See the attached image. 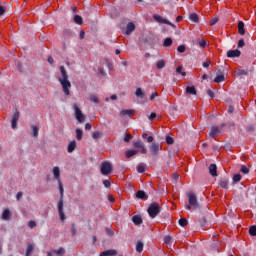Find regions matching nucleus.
I'll return each instance as SVG.
<instances>
[{
    "label": "nucleus",
    "mask_w": 256,
    "mask_h": 256,
    "mask_svg": "<svg viewBox=\"0 0 256 256\" xmlns=\"http://www.w3.org/2000/svg\"><path fill=\"white\" fill-rule=\"evenodd\" d=\"M219 23V17H214L210 20V25L213 27V25Z\"/></svg>",
    "instance_id": "nucleus-46"
},
{
    "label": "nucleus",
    "mask_w": 256,
    "mask_h": 256,
    "mask_svg": "<svg viewBox=\"0 0 256 256\" xmlns=\"http://www.w3.org/2000/svg\"><path fill=\"white\" fill-rule=\"evenodd\" d=\"M208 169L211 177H217V164H210Z\"/></svg>",
    "instance_id": "nucleus-14"
},
{
    "label": "nucleus",
    "mask_w": 256,
    "mask_h": 256,
    "mask_svg": "<svg viewBox=\"0 0 256 256\" xmlns=\"http://www.w3.org/2000/svg\"><path fill=\"white\" fill-rule=\"evenodd\" d=\"M177 51H178V53H185V51H186L185 45L178 46Z\"/></svg>",
    "instance_id": "nucleus-47"
},
{
    "label": "nucleus",
    "mask_w": 256,
    "mask_h": 256,
    "mask_svg": "<svg viewBox=\"0 0 256 256\" xmlns=\"http://www.w3.org/2000/svg\"><path fill=\"white\" fill-rule=\"evenodd\" d=\"M103 137V133L100 131H95L92 133V139H101Z\"/></svg>",
    "instance_id": "nucleus-34"
},
{
    "label": "nucleus",
    "mask_w": 256,
    "mask_h": 256,
    "mask_svg": "<svg viewBox=\"0 0 256 256\" xmlns=\"http://www.w3.org/2000/svg\"><path fill=\"white\" fill-rule=\"evenodd\" d=\"M206 93L211 99L215 97V93H213L211 90H207Z\"/></svg>",
    "instance_id": "nucleus-60"
},
{
    "label": "nucleus",
    "mask_w": 256,
    "mask_h": 256,
    "mask_svg": "<svg viewBox=\"0 0 256 256\" xmlns=\"http://www.w3.org/2000/svg\"><path fill=\"white\" fill-rule=\"evenodd\" d=\"M209 65H211V61L203 62L202 67H204V69H209Z\"/></svg>",
    "instance_id": "nucleus-59"
},
{
    "label": "nucleus",
    "mask_w": 256,
    "mask_h": 256,
    "mask_svg": "<svg viewBox=\"0 0 256 256\" xmlns=\"http://www.w3.org/2000/svg\"><path fill=\"white\" fill-rule=\"evenodd\" d=\"M47 61H48V63H49L50 65H53V63H54L53 56H49L48 59H47Z\"/></svg>",
    "instance_id": "nucleus-63"
},
{
    "label": "nucleus",
    "mask_w": 256,
    "mask_h": 256,
    "mask_svg": "<svg viewBox=\"0 0 256 256\" xmlns=\"http://www.w3.org/2000/svg\"><path fill=\"white\" fill-rule=\"evenodd\" d=\"M161 149H162L161 144L154 142L151 144L149 151L153 157H157V155H159V151H161Z\"/></svg>",
    "instance_id": "nucleus-8"
},
{
    "label": "nucleus",
    "mask_w": 256,
    "mask_h": 256,
    "mask_svg": "<svg viewBox=\"0 0 256 256\" xmlns=\"http://www.w3.org/2000/svg\"><path fill=\"white\" fill-rule=\"evenodd\" d=\"M179 225L180 227H187L189 225V221L187 220V218H181L179 220Z\"/></svg>",
    "instance_id": "nucleus-32"
},
{
    "label": "nucleus",
    "mask_w": 256,
    "mask_h": 256,
    "mask_svg": "<svg viewBox=\"0 0 256 256\" xmlns=\"http://www.w3.org/2000/svg\"><path fill=\"white\" fill-rule=\"evenodd\" d=\"M76 148H77V142L73 140L68 144L67 151L68 153H73V151H75Z\"/></svg>",
    "instance_id": "nucleus-16"
},
{
    "label": "nucleus",
    "mask_w": 256,
    "mask_h": 256,
    "mask_svg": "<svg viewBox=\"0 0 256 256\" xmlns=\"http://www.w3.org/2000/svg\"><path fill=\"white\" fill-rule=\"evenodd\" d=\"M188 203L189 204L186 206V209H188V211H197V209H201V206L197 201V196L194 193L188 194Z\"/></svg>",
    "instance_id": "nucleus-2"
},
{
    "label": "nucleus",
    "mask_w": 256,
    "mask_h": 256,
    "mask_svg": "<svg viewBox=\"0 0 256 256\" xmlns=\"http://www.w3.org/2000/svg\"><path fill=\"white\" fill-rule=\"evenodd\" d=\"M238 47H239V48L245 47V40L240 39V40L238 41Z\"/></svg>",
    "instance_id": "nucleus-57"
},
{
    "label": "nucleus",
    "mask_w": 256,
    "mask_h": 256,
    "mask_svg": "<svg viewBox=\"0 0 256 256\" xmlns=\"http://www.w3.org/2000/svg\"><path fill=\"white\" fill-rule=\"evenodd\" d=\"M106 233H107V235H109V237H113V235H114L113 231L109 228H106Z\"/></svg>",
    "instance_id": "nucleus-61"
},
{
    "label": "nucleus",
    "mask_w": 256,
    "mask_h": 256,
    "mask_svg": "<svg viewBox=\"0 0 256 256\" xmlns=\"http://www.w3.org/2000/svg\"><path fill=\"white\" fill-rule=\"evenodd\" d=\"M247 73H249V72L247 70H243V69L237 71V75H239V76L247 75Z\"/></svg>",
    "instance_id": "nucleus-52"
},
{
    "label": "nucleus",
    "mask_w": 256,
    "mask_h": 256,
    "mask_svg": "<svg viewBox=\"0 0 256 256\" xmlns=\"http://www.w3.org/2000/svg\"><path fill=\"white\" fill-rule=\"evenodd\" d=\"M176 72L180 73V75H182V77H185V75H187L186 72H183V66H178L176 68Z\"/></svg>",
    "instance_id": "nucleus-40"
},
{
    "label": "nucleus",
    "mask_w": 256,
    "mask_h": 256,
    "mask_svg": "<svg viewBox=\"0 0 256 256\" xmlns=\"http://www.w3.org/2000/svg\"><path fill=\"white\" fill-rule=\"evenodd\" d=\"M233 111H235V108L233 106H229L228 107V113H233Z\"/></svg>",
    "instance_id": "nucleus-64"
},
{
    "label": "nucleus",
    "mask_w": 256,
    "mask_h": 256,
    "mask_svg": "<svg viewBox=\"0 0 256 256\" xmlns=\"http://www.w3.org/2000/svg\"><path fill=\"white\" fill-rule=\"evenodd\" d=\"M225 81V75L219 74L214 78V83H223Z\"/></svg>",
    "instance_id": "nucleus-25"
},
{
    "label": "nucleus",
    "mask_w": 256,
    "mask_h": 256,
    "mask_svg": "<svg viewBox=\"0 0 256 256\" xmlns=\"http://www.w3.org/2000/svg\"><path fill=\"white\" fill-rule=\"evenodd\" d=\"M154 19H155V21H157V23H162L164 25H167V23H169V20H167V19H165L162 16L157 15V14L154 15Z\"/></svg>",
    "instance_id": "nucleus-17"
},
{
    "label": "nucleus",
    "mask_w": 256,
    "mask_h": 256,
    "mask_svg": "<svg viewBox=\"0 0 256 256\" xmlns=\"http://www.w3.org/2000/svg\"><path fill=\"white\" fill-rule=\"evenodd\" d=\"M136 97H140V99H143L145 97V92L141 88H137L135 92Z\"/></svg>",
    "instance_id": "nucleus-31"
},
{
    "label": "nucleus",
    "mask_w": 256,
    "mask_h": 256,
    "mask_svg": "<svg viewBox=\"0 0 256 256\" xmlns=\"http://www.w3.org/2000/svg\"><path fill=\"white\" fill-rule=\"evenodd\" d=\"M32 135H33V137H38L39 128L37 126H32Z\"/></svg>",
    "instance_id": "nucleus-39"
},
{
    "label": "nucleus",
    "mask_w": 256,
    "mask_h": 256,
    "mask_svg": "<svg viewBox=\"0 0 256 256\" xmlns=\"http://www.w3.org/2000/svg\"><path fill=\"white\" fill-rule=\"evenodd\" d=\"M189 19L192 23H199V15H197V13L190 14Z\"/></svg>",
    "instance_id": "nucleus-24"
},
{
    "label": "nucleus",
    "mask_w": 256,
    "mask_h": 256,
    "mask_svg": "<svg viewBox=\"0 0 256 256\" xmlns=\"http://www.w3.org/2000/svg\"><path fill=\"white\" fill-rule=\"evenodd\" d=\"M103 185L106 187V189H109V187H111V182H109V180H104Z\"/></svg>",
    "instance_id": "nucleus-56"
},
{
    "label": "nucleus",
    "mask_w": 256,
    "mask_h": 256,
    "mask_svg": "<svg viewBox=\"0 0 256 256\" xmlns=\"http://www.w3.org/2000/svg\"><path fill=\"white\" fill-rule=\"evenodd\" d=\"M76 139L77 141H81V139H83V130L80 128L76 129Z\"/></svg>",
    "instance_id": "nucleus-29"
},
{
    "label": "nucleus",
    "mask_w": 256,
    "mask_h": 256,
    "mask_svg": "<svg viewBox=\"0 0 256 256\" xmlns=\"http://www.w3.org/2000/svg\"><path fill=\"white\" fill-rule=\"evenodd\" d=\"M166 143L167 145H173V143H175V140L171 136H166Z\"/></svg>",
    "instance_id": "nucleus-43"
},
{
    "label": "nucleus",
    "mask_w": 256,
    "mask_h": 256,
    "mask_svg": "<svg viewBox=\"0 0 256 256\" xmlns=\"http://www.w3.org/2000/svg\"><path fill=\"white\" fill-rule=\"evenodd\" d=\"M219 133H221V130L219 129V127L212 126L209 135L210 137H212V139H215L217 135H219Z\"/></svg>",
    "instance_id": "nucleus-12"
},
{
    "label": "nucleus",
    "mask_w": 256,
    "mask_h": 256,
    "mask_svg": "<svg viewBox=\"0 0 256 256\" xmlns=\"http://www.w3.org/2000/svg\"><path fill=\"white\" fill-rule=\"evenodd\" d=\"M28 227H30V229H33V228L37 227V223L33 220H30L28 222Z\"/></svg>",
    "instance_id": "nucleus-50"
},
{
    "label": "nucleus",
    "mask_w": 256,
    "mask_h": 256,
    "mask_svg": "<svg viewBox=\"0 0 256 256\" xmlns=\"http://www.w3.org/2000/svg\"><path fill=\"white\" fill-rule=\"evenodd\" d=\"M136 251L138 253H143V242H141V241L137 242V244H136Z\"/></svg>",
    "instance_id": "nucleus-36"
},
{
    "label": "nucleus",
    "mask_w": 256,
    "mask_h": 256,
    "mask_svg": "<svg viewBox=\"0 0 256 256\" xmlns=\"http://www.w3.org/2000/svg\"><path fill=\"white\" fill-rule=\"evenodd\" d=\"M10 217H11V211H9V209H5L2 213V219L4 221H9Z\"/></svg>",
    "instance_id": "nucleus-22"
},
{
    "label": "nucleus",
    "mask_w": 256,
    "mask_h": 256,
    "mask_svg": "<svg viewBox=\"0 0 256 256\" xmlns=\"http://www.w3.org/2000/svg\"><path fill=\"white\" fill-rule=\"evenodd\" d=\"M165 65H166L165 60H158L156 63L157 69H164Z\"/></svg>",
    "instance_id": "nucleus-33"
},
{
    "label": "nucleus",
    "mask_w": 256,
    "mask_h": 256,
    "mask_svg": "<svg viewBox=\"0 0 256 256\" xmlns=\"http://www.w3.org/2000/svg\"><path fill=\"white\" fill-rule=\"evenodd\" d=\"M73 109L75 113V118L78 121V123H85V114L81 112L79 106H77V104H74Z\"/></svg>",
    "instance_id": "nucleus-5"
},
{
    "label": "nucleus",
    "mask_w": 256,
    "mask_h": 256,
    "mask_svg": "<svg viewBox=\"0 0 256 256\" xmlns=\"http://www.w3.org/2000/svg\"><path fill=\"white\" fill-rule=\"evenodd\" d=\"M155 97H159V94L157 92H154V93L151 94L150 101H154Z\"/></svg>",
    "instance_id": "nucleus-58"
},
{
    "label": "nucleus",
    "mask_w": 256,
    "mask_h": 256,
    "mask_svg": "<svg viewBox=\"0 0 256 256\" xmlns=\"http://www.w3.org/2000/svg\"><path fill=\"white\" fill-rule=\"evenodd\" d=\"M33 249V244H28L25 256H31V253H33Z\"/></svg>",
    "instance_id": "nucleus-35"
},
{
    "label": "nucleus",
    "mask_w": 256,
    "mask_h": 256,
    "mask_svg": "<svg viewBox=\"0 0 256 256\" xmlns=\"http://www.w3.org/2000/svg\"><path fill=\"white\" fill-rule=\"evenodd\" d=\"M74 22L76 23V25H83V17H81L80 15H75Z\"/></svg>",
    "instance_id": "nucleus-30"
},
{
    "label": "nucleus",
    "mask_w": 256,
    "mask_h": 256,
    "mask_svg": "<svg viewBox=\"0 0 256 256\" xmlns=\"http://www.w3.org/2000/svg\"><path fill=\"white\" fill-rule=\"evenodd\" d=\"M53 253H55L56 255H59V256H63V255H65V248L60 247L58 250H54Z\"/></svg>",
    "instance_id": "nucleus-37"
},
{
    "label": "nucleus",
    "mask_w": 256,
    "mask_h": 256,
    "mask_svg": "<svg viewBox=\"0 0 256 256\" xmlns=\"http://www.w3.org/2000/svg\"><path fill=\"white\" fill-rule=\"evenodd\" d=\"M147 169V165L145 163H140L137 166L138 173H143Z\"/></svg>",
    "instance_id": "nucleus-28"
},
{
    "label": "nucleus",
    "mask_w": 256,
    "mask_h": 256,
    "mask_svg": "<svg viewBox=\"0 0 256 256\" xmlns=\"http://www.w3.org/2000/svg\"><path fill=\"white\" fill-rule=\"evenodd\" d=\"M186 93L188 95H197V89L195 88V86H187Z\"/></svg>",
    "instance_id": "nucleus-20"
},
{
    "label": "nucleus",
    "mask_w": 256,
    "mask_h": 256,
    "mask_svg": "<svg viewBox=\"0 0 256 256\" xmlns=\"http://www.w3.org/2000/svg\"><path fill=\"white\" fill-rule=\"evenodd\" d=\"M58 213L60 217V221H65V212H63V196L60 195V199L58 201Z\"/></svg>",
    "instance_id": "nucleus-9"
},
{
    "label": "nucleus",
    "mask_w": 256,
    "mask_h": 256,
    "mask_svg": "<svg viewBox=\"0 0 256 256\" xmlns=\"http://www.w3.org/2000/svg\"><path fill=\"white\" fill-rule=\"evenodd\" d=\"M21 197H23V192H18L16 195L17 201H19L21 199Z\"/></svg>",
    "instance_id": "nucleus-62"
},
{
    "label": "nucleus",
    "mask_w": 256,
    "mask_h": 256,
    "mask_svg": "<svg viewBox=\"0 0 256 256\" xmlns=\"http://www.w3.org/2000/svg\"><path fill=\"white\" fill-rule=\"evenodd\" d=\"M171 45H173V39L171 37L165 38L163 47H171Z\"/></svg>",
    "instance_id": "nucleus-26"
},
{
    "label": "nucleus",
    "mask_w": 256,
    "mask_h": 256,
    "mask_svg": "<svg viewBox=\"0 0 256 256\" xmlns=\"http://www.w3.org/2000/svg\"><path fill=\"white\" fill-rule=\"evenodd\" d=\"M90 101L92 102V103H99V97H97V95H91L90 96Z\"/></svg>",
    "instance_id": "nucleus-42"
},
{
    "label": "nucleus",
    "mask_w": 256,
    "mask_h": 256,
    "mask_svg": "<svg viewBox=\"0 0 256 256\" xmlns=\"http://www.w3.org/2000/svg\"><path fill=\"white\" fill-rule=\"evenodd\" d=\"M249 233L252 235V237H256V226H251L249 228Z\"/></svg>",
    "instance_id": "nucleus-41"
},
{
    "label": "nucleus",
    "mask_w": 256,
    "mask_h": 256,
    "mask_svg": "<svg viewBox=\"0 0 256 256\" xmlns=\"http://www.w3.org/2000/svg\"><path fill=\"white\" fill-rule=\"evenodd\" d=\"M135 30V24L133 22H129L126 26V35H131V33Z\"/></svg>",
    "instance_id": "nucleus-15"
},
{
    "label": "nucleus",
    "mask_w": 256,
    "mask_h": 256,
    "mask_svg": "<svg viewBox=\"0 0 256 256\" xmlns=\"http://www.w3.org/2000/svg\"><path fill=\"white\" fill-rule=\"evenodd\" d=\"M240 171H241V173H244V175L249 174V169L245 165L241 166Z\"/></svg>",
    "instance_id": "nucleus-45"
},
{
    "label": "nucleus",
    "mask_w": 256,
    "mask_h": 256,
    "mask_svg": "<svg viewBox=\"0 0 256 256\" xmlns=\"http://www.w3.org/2000/svg\"><path fill=\"white\" fill-rule=\"evenodd\" d=\"M14 114L11 119V128L17 129V121H19V117H21V112L17 109V107L13 108Z\"/></svg>",
    "instance_id": "nucleus-6"
},
{
    "label": "nucleus",
    "mask_w": 256,
    "mask_h": 256,
    "mask_svg": "<svg viewBox=\"0 0 256 256\" xmlns=\"http://www.w3.org/2000/svg\"><path fill=\"white\" fill-rule=\"evenodd\" d=\"M132 222L134 225H141V223H143V218H141L140 215H135L132 217Z\"/></svg>",
    "instance_id": "nucleus-19"
},
{
    "label": "nucleus",
    "mask_w": 256,
    "mask_h": 256,
    "mask_svg": "<svg viewBox=\"0 0 256 256\" xmlns=\"http://www.w3.org/2000/svg\"><path fill=\"white\" fill-rule=\"evenodd\" d=\"M52 173L54 175V179L58 181L60 196L63 197L64 189L63 183H61V170L59 169V167L55 166L52 170Z\"/></svg>",
    "instance_id": "nucleus-4"
},
{
    "label": "nucleus",
    "mask_w": 256,
    "mask_h": 256,
    "mask_svg": "<svg viewBox=\"0 0 256 256\" xmlns=\"http://www.w3.org/2000/svg\"><path fill=\"white\" fill-rule=\"evenodd\" d=\"M146 196L145 191L139 190L136 192L137 199H143Z\"/></svg>",
    "instance_id": "nucleus-38"
},
{
    "label": "nucleus",
    "mask_w": 256,
    "mask_h": 256,
    "mask_svg": "<svg viewBox=\"0 0 256 256\" xmlns=\"http://www.w3.org/2000/svg\"><path fill=\"white\" fill-rule=\"evenodd\" d=\"M138 151L135 149L126 151V157L127 159H130V157H133L134 155H137Z\"/></svg>",
    "instance_id": "nucleus-27"
},
{
    "label": "nucleus",
    "mask_w": 256,
    "mask_h": 256,
    "mask_svg": "<svg viewBox=\"0 0 256 256\" xmlns=\"http://www.w3.org/2000/svg\"><path fill=\"white\" fill-rule=\"evenodd\" d=\"M227 57L229 59H233L235 57H241V51L240 50H229L227 52Z\"/></svg>",
    "instance_id": "nucleus-11"
},
{
    "label": "nucleus",
    "mask_w": 256,
    "mask_h": 256,
    "mask_svg": "<svg viewBox=\"0 0 256 256\" xmlns=\"http://www.w3.org/2000/svg\"><path fill=\"white\" fill-rule=\"evenodd\" d=\"M220 187L222 189H229V179H223L219 182Z\"/></svg>",
    "instance_id": "nucleus-23"
},
{
    "label": "nucleus",
    "mask_w": 256,
    "mask_h": 256,
    "mask_svg": "<svg viewBox=\"0 0 256 256\" xmlns=\"http://www.w3.org/2000/svg\"><path fill=\"white\" fill-rule=\"evenodd\" d=\"M157 118V113H155V112H152L150 115H149V117H148V119L150 120V121H153V119H156Z\"/></svg>",
    "instance_id": "nucleus-53"
},
{
    "label": "nucleus",
    "mask_w": 256,
    "mask_h": 256,
    "mask_svg": "<svg viewBox=\"0 0 256 256\" xmlns=\"http://www.w3.org/2000/svg\"><path fill=\"white\" fill-rule=\"evenodd\" d=\"M117 255V250H106L104 252H102L99 256H115Z\"/></svg>",
    "instance_id": "nucleus-18"
},
{
    "label": "nucleus",
    "mask_w": 256,
    "mask_h": 256,
    "mask_svg": "<svg viewBox=\"0 0 256 256\" xmlns=\"http://www.w3.org/2000/svg\"><path fill=\"white\" fill-rule=\"evenodd\" d=\"M133 113H135V110H131V109L121 110L119 113V117H131L133 116Z\"/></svg>",
    "instance_id": "nucleus-13"
},
{
    "label": "nucleus",
    "mask_w": 256,
    "mask_h": 256,
    "mask_svg": "<svg viewBox=\"0 0 256 256\" xmlns=\"http://www.w3.org/2000/svg\"><path fill=\"white\" fill-rule=\"evenodd\" d=\"M61 77L58 79L60 85H62V89L66 95H71V82L69 81V74L65 69V66H60Z\"/></svg>",
    "instance_id": "nucleus-1"
},
{
    "label": "nucleus",
    "mask_w": 256,
    "mask_h": 256,
    "mask_svg": "<svg viewBox=\"0 0 256 256\" xmlns=\"http://www.w3.org/2000/svg\"><path fill=\"white\" fill-rule=\"evenodd\" d=\"M124 141L125 143H129V141H131V134H125Z\"/></svg>",
    "instance_id": "nucleus-54"
},
{
    "label": "nucleus",
    "mask_w": 256,
    "mask_h": 256,
    "mask_svg": "<svg viewBox=\"0 0 256 256\" xmlns=\"http://www.w3.org/2000/svg\"><path fill=\"white\" fill-rule=\"evenodd\" d=\"M147 213L151 219H155L159 213H161V206L157 202H153L149 205Z\"/></svg>",
    "instance_id": "nucleus-3"
},
{
    "label": "nucleus",
    "mask_w": 256,
    "mask_h": 256,
    "mask_svg": "<svg viewBox=\"0 0 256 256\" xmlns=\"http://www.w3.org/2000/svg\"><path fill=\"white\" fill-rule=\"evenodd\" d=\"M134 147L136 149H140V153H142V155H147V149L145 148V144L143 142H141L140 140L136 141L134 143Z\"/></svg>",
    "instance_id": "nucleus-10"
},
{
    "label": "nucleus",
    "mask_w": 256,
    "mask_h": 256,
    "mask_svg": "<svg viewBox=\"0 0 256 256\" xmlns=\"http://www.w3.org/2000/svg\"><path fill=\"white\" fill-rule=\"evenodd\" d=\"M70 231L73 236L77 235V226L75 224H72Z\"/></svg>",
    "instance_id": "nucleus-48"
},
{
    "label": "nucleus",
    "mask_w": 256,
    "mask_h": 256,
    "mask_svg": "<svg viewBox=\"0 0 256 256\" xmlns=\"http://www.w3.org/2000/svg\"><path fill=\"white\" fill-rule=\"evenodd\" d=\"M238 32L240 35H245V23L243 21L238 22Z\"/></svg>",
    "instance_id": "nucleus-21"
},
{
    "label": "nucleus",
    "mask_w": 256,
    "mask_h": 256,
    "mask_svg": "<svg viewBox=\"0 0 256 256\" xmlns=\"http://www.w3.org/2000/svg\"><path fill=\"white\" fill-rule=\"evenodd\" d=\"M199 221L202 227H205V225H207V218L201 217Z\"/></svg>",
    "instance_id": "nucleus-49"
},
{
    "label": "nucleus",
    "mask_w": 256,
    "mask_h": 256,
    "mask_svg": "<svg viewBox=\"0 0 256 256\" xmlns=\"http://www.w3.org/2000/svg\"><path fill=\"white\" fill-rule=\"evenodd\" d=\"M241 181V174H235L233 176V183H239Z\"/></svg>",
    "instance_id": "nucleus-44"
},
{
    "label": "nucleus",
    "mask_w": 256,
    "mask_h": 256,
    "mask_svg": "<svg viewBox=\"0 0 256 256\" xmlns=\"http://www.w3.org/2000/svg\"><path fill=\"white\" fill-rule=\"evenodd\" d=\"M172 237L171 236H165L164 237V243H166V245H169L172 241Z\"/></svg>",
    "instance_id": "nucleus-51"
},
{
    "label": "nucleus",
    "mask_w": 256,
    "mask_h": 256,
    "mask_svg": "<svg viewBox=\"0 0 256 256\" xmlns=\"http://www.w3.org/2000/svg\"><path fill=\"white\" fill-rule=\"evenodd\" d=\"M199 45H200V47H202V49H205V47H207V41L201 40V41L199 42Z\"/></svg>",
    "instance_id": "nucleus-55"
},
{
    "label": "nucleus",
    "mask_w": 256,
    "mask_h": 256,
    "mask_svg": "<svg viewBox=\"0 0 256 256\" xmlns=\"http://www.w3.org/2000/svg\"><path fill=\"white\" fill-rule=\"evenodd\" d=\"M101 173L102 175H110V173H113V165H111L109 162L102 163Z\"/></svg>",
    "instance_id": "nucleus-7"
}]
</instances>
